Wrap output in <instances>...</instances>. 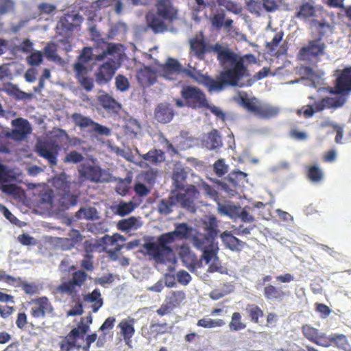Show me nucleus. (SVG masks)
Returning a JSON list of instances; mask_svg holds the SVG:
<instances>
[{
    "instance_id": "4c0bfd02",
    "label": "nucleus",
    "mask_w": 351,
    "mask_h": 351,
    "mask_svg": "<svg viewBox=\"0 0 351 351\" xmlns=\"http://www.w3.org/2000/svg\"><path fill=\"white\" fill-rule=\"evenodd\" d=\"M240 206L232 204H218L217 210L222 215L228 216L232 219H237Z\"/></svg>"
},
{
    "instance_id": "6e6552de",
    "label": "nucleus",
    "mask_w": 351,
    "mask_h": 351,
    "mask_svg": "<svg viewBox=\"0 0 351 351\" xmlns=\"http://www.w3.org/2000/svg\"><path fill=\"white\" fill-rule=\"evenodd\" d=\"M71 118L76 126L82 130H86L90 134L104 136L110 135V132L108 128L95 122L90 117L75 112L71 115Z\"/></svg>"
},
{
    "instance_id": "ddd939ff",
    "label": "nucleus",
    "mask_w": 351,
    "mask_h": 351,
    "mask_svg": "<svg viewBox=\"0 0 351 351\" xmlns=\"http://www.w3.org/2000/svg\"><path fill=\"white\" fill-rule=\"evenodd\" d=\"M160 73L161 76L171 80L176 79L177 76L182 73H187L189 75L193 77L191 71L183 69L180 62L172 58H169L164 64L160 65Z\"/></svg>"
},
{
    "instance_id": "0e129e2a",
    "label": "nucleus",
    "mask_w": 351,
    "mask_h": 351,
    "mask_svg": "<svg viewBox=\"0 0 351 351\" xmlns=\"http://www.w3.org/2000/svg\"><path fill=\"white\" fill-rule=\"evenodd\" d=\"M92 54L93 51L90 47H84L78 56L79 61L77 62H82L83 64L88 62L92 59Z\"/></svg>"
},
{
    "instance_id": "5fc2aeb1",
    "label": "nucleus",
    "mask_w": 351,
    "mask_h": 351,
    "mask_svg": "<svg viewBox=\"0 0 351 351\" xmlns=\"http://www.w3.org/2000/svg\"><path fill=\"white\" fill-rule=\"evenodd\" d=\"M134 208L135 206L132 202H121L117 206L116 213L121 217H123L132 213Z\"/></svg>"
},
{
    "instance_id": "f704fd0d",
    "label": "nucleus",
    "mask_w": 351,
    "mask_h": 351,
    "mask_svg": "<svg viewBox=\"0 0 351 351\" xmlns=\"http://www.w3.org/2000/svg\"><path fill=\"white\" fill-rule=\"evenodd\" d=\"M141 226V223L136 217H130L127 219L119 220L117 227L122 232H130L132 230H137Z\"/></svg>"
},
{
    "instance_id": "e2e57ef3",
    "label": "nucleus",
    "mask_w": 351,
    "mask_h": 351,
    "mask_svg": "<svg viewBox=\"0 0 351 351\" xmlns=\"http://www.w3.org/2000/svg\"><path fill=\"white\" fill-rule=\"evenodd\" d=\"M115 85L120 91H125L130 87V83L126 77L123 75H118L115 78Z\"/></svg>"
},
{
    "instance_id": "5701e85b",
    "label": "nucleus",
    "mask_w": 351,
    "mask_h": 351,
    "mask_svg": "<svg viewBox=\"0 0 351 351\" xmlns=\"http://www.w3.org/2000/svg\"><path fill=\"white\" fill-rule=\"evenodd\" d=\"M202 228L204 234L216 240L220 230L219 229V221L214 215H210L202 221Z\"/></svg>"
},
{
    "instance_id": "c03bdc74",
    "label": "nucleus",
    "mask_w": 351,
    "mask_h": 351,
    "mask_svg": "<svg viewBox=\"0 0 351 351\" xmlns=\"http://www.w3.org/2000/svg\"><path fill=\"white\" fill-rule=\"evenodd\" d=\"M15 279H19V280L15 281L14 285H12L21 287L26 294L32 295L38 293L39 288L35 283H28L23 281L21 278H15Z\"/></svg>"
},
{
    "instance_id": "13d9d810",
    "label": "nucleus",
    "mask_w": 351,
    "mask_h": 351,
    "mask_svg": "<svg viewBox=\"0 0 351 351\" xmlns=\"http://www.w3.org/2000/svg\"><path fill=\"white\" fill-rule=\"evenodd\" d=\"M97 210L94 208H80L75 214L77 218H84L86 219H93L96 217Z\"/></svg>"
},
{
    "instance_id": "473e14b6",
    "label": "nucleus",
    "mask_w": 351,
    "mask_h": 351,
    "mask_svg": "<svg viewBox=\"0 0 351 351\" xmlns=\"http://www.w3.org/2000/svg\"><path fill=\"white\" fill-rule=\"evenodd\" d=\"M315 7L308 2L302 3L298 8L295 12V17L304 21H306L315 16Z\"/></svg>"
},
{
    "instance_id": "0eeeda50",
    "label": "nucleus",
    "mask_w": 351,
    "mask_h": 351,
    "mask_svg": "<svg viewBox=\"0 0 351 351\" xmlns=\"http://www.w3.org/2000/svg\"><path fill=\"white\" fill-rule=\"evenodd\" d=\"M326 45L321 38L308 41L306 45L300 48L298 58L304 61L317 60L325 53Z\"/></svg>"
},
{
    "instance_id": "8fccbe9b",
    "label": "nucleus",
    "mask_w": 351,
    "mask_h": 351,
    "mask_svg": "<svg viewBox=\"0 0 351 351\" xmlns=\"http://www.w3.org/2000/svg\"><path fill=\"white\" fill-rule=\"evenodd\" d=\"M225 324V322L221 319H212L210 318H202L198 320L197 326L205 328H211L221 327Z\"/></svg>"
},
{
    "instance_id": "ea45409f",
    "label": "nucleus",
    "mask_w": 351,
    "mask_h": 351,
    "mask_svg": "<svg viewBox=\"0 0 351 351\" xmlns=\"http://www.w3.org/2000/svg\"><path fill=\"white\" fill-rule=\"evenodd\" d=\"M99 102L102 107L109 112H116L121 108L119 104L108 94L101 95Z\"/></svg>"
},
{
    "instance_id": "bb28decb",
    "label": "nucleus",
    "mask_w": 351,
    "mask_h": 351,
    "mask_svg": "<svg viewBox=\"0 0 351 351\" xmlns=\"http://www.w3.org/2000/svg\"><path fill=\"white\" fill-rule=\"evenodd\" d=\"M12 125L16 128L12 131V137L14 139H22L31 132L29 123L25 119H16L12 121Z\"/></svg>"
},
{
    "instance_id": "f03ea898",
    "label": "nucleus",
    "mask_w": 351,
    "mask_h": 351,
    "mask_svg": "<svg viewBox=\"0 0 351 351\" xmlns=\"http://www.w3.org/2000/svg\"><path fill=\"white\" fill-rule=\"evenodd\" d=\"M165 239V237L162 234L158 237V243L147 242L144 243L143 247L149 255L152 256L160 263L175 262L176 258L173 249L167 241H164Z\"/></svg>"
},
{
    "instance_id": "cd10ccee",
    "label": "nucleus",
    "mask_w": 351,
    "mask_h": 351,
    "mask_svg": "<svg viewBox=\"0 0 351 351\" xmlns=\"http://www.w3.org/2000/svg\"><path fill=\"white\" fill-rule=\"evenodd\" d=\"M65 173H61L55 176L52 180V185L59 195L70 191L71 182Z\"/></svg>"
},
{
    "instance_id": "864d4df0",
    "label": "nucleus",
    "mask_w": 351,
    "mask_h": 351,
    "mask_svg": "<svg viewBox=\"0 0 351 351\" xmlns=\"http://www.w3.org/2000/svg\"><path fill=\"white\" fill-rule=\"evenodd\" d=\"M168 331L167 323H152L149 326L150 335L154 337H157L160 335H163Z\"/></svg>"
},
{
    "instance_id": "338daca9",
    "label": "nucleus",
    "mask_w": 351,
    "mask_h": 351,
    "mask_svg": "<svg viewBox=\"0 0 351 351\" xmlns=\"http://www.w3.org/2000/svg\"><path fill=\"white\" fill-rule=\"evenodd\" d=\"M27 62L32 66H38L43 61V55L40 51L32 53L27 58Z\"/></svg>"
},
{
    "instance_id": "72a5a7b5",
    "label": "nucleus",
    "mask_w": 351,
    "mask_h": 351,
    "mask_svg": "<svg viewBox=\"0 0 351 351\" xmlns=\"http://www.w3.org/2000/svg\"><path fill=\"white\" fill-rule=\"evenodd\" d=\"M263 294L267 300L278 302L282 301L286 296L285 292L280 288H278L272 285H267L265 287Z\"/></svg>"
},
{
    "instance_id": "6ab92c4d",
    "label": "nucleus",
    "mask_w": 351,
    "mask_h": 351,
    "mask_svg": "<svg viewBox=\"0 0 351 351\" xmlns=\"http://www.w3.org/2000/svg\"><path fill=\"white\" fill-rule=\"evenodd\" d=\"M302 332L304 337L310 341L322 346H328L326 343V337L324 334L319 332V330L311 326L309 324H305L302 326Z\"/></svg>"
},
{
    "instance_id": "c85d7f7f",
    "label": "nucleus",
    "mask_w": 351,
    "mask_h": 351,
    "mask_svg": "<svg viewBox=\"0 0 351 351\" xmlns=\"http://www.w3.org/2000/svg\"><path fill=\"white\" fill-rule=\"evenodd\" d=\"M134 324V319L131 318L122 319L117 326L126 343L131 341V338L134 335L135 329Z\"/></svg>"
},
{
    "instance_id": "f8f14e48",
    "label": "nucleus",
    "mask_w": 351,
    "mask_h": 351,
    "mask_svg": "<svg viewBox=\"0 0 351 351\" xmlns=\"http://www.w3.org/2000/svg\"><path fill=\"white\" fill-rule=\"evenodd\" d=\"M30 303L34 304L30 311V315L34 318H43L47 315L53 316L55 314L54 308L46 296L32 299Z\"/></svg>"
},
{
    "instance_id": "680f3d73",
    "label": "nucleus",
    "mask_w": 351,
    "mask_h": 351,
    "mask_svg": "<svg viewBox=\"0 0 351 351\" xmlns=\"http://www.w3.org/2000/svg\"><path fill=\"white\" fill-rule=\"evenodd\" d=\"M283 36H284V34L282 32H277L274 35L271 41L267 43L266 48L270 51H274V50H276V49L277 48V47L279 45L280 43L282 40Z\"/></svg>"
},
{
    "instance_id": "a18cd8bd",
    "label": "nucleus",
    "mask_w": 351,
    "mask_h": 351,
    "mask_svg": "<svg viewBox=\"0 0 351 351\" xmlns=\"http://www.w3.org/2000/svg\"><path fill=\"white\" fill-rule=\"evenodd\" d=\"M306 176L312 182L317 183L322 180L324 173L318 166L311 165L307 167Z\"/></svg>"
},
{
    "instance_id": "a211bd4d",
    "label": "nucleus",
    "mask_w": 351,
    "mask_h": 351,
    "mask_svg": "<svg viewBox=\"0 0 351 351\" xmlns=\"http://www.w3.org/2000/svg\"><path fill=\"white\" fill-rule=\"evenodd\" d=\"M136 77L138 84L146 88L153 85L156 82L157 74L156 71L149 66L143 65L137 70Z\"/></svg>"
},
{
    "instance_id": "69168bd1",
    "label": "nucleus",
    "mask_w": 351,
    "mask_h": 351,
    "mask_svg": "<svg viewBox=\"0 0 351 351\" xmlns=\"http://www.w3.org/2000/svg\"><path fill=\"white\" fill-rule=\"evenodd\" d=\"M93 256L91 254H84L81 261V267L86 271H92L94 269Z\"/></svg>"
},
{
    "instance_id": "052dcab7",
    "label": "nucleus",
    "mask_w": 351,
    "mask_h": 351,
    "mask_svg": "<svg viewBox=\"0 0 351 351\" xmlns=\"http://www.w3.org/2000/svg\"><path fill=\"white\" fill-rule=\"evenodd\" d=\"M325 109L337 108L342 106V102L339 99H337L330 97H325L321 99Z\"/></svg>"
},
{
    "instance_id": "7c9ffc66",
    "label": "nucleus",
    "mask_w": 351,
    "mask_h": 351,
    "mask_svg": "<svg viewBox=\"0 0 351 351\" xmlns=\"http://www.w3.org/2000/svg\"><path fill=\"white\" fill-rule=\"evenodd\" d=\"M157 14H147L146 15V20L148 26L156 34L164 32L167 29V25L164 22V19H160Z\"/></svg>"
},
{
    "instance_id": "58836bf2",
    "label": "nucleus",
    "mask_w": 351,
    "mask_h": 351,
    "mask_svg": "<svg viewBox=\"0 0 351 351\" xmlns=\"http://www.w3.org/2000/svg\"><path fill=\"white\" fill-rule=\"evenodd\" d=\"M245 312L250 320L254 324H258L260 318L264 316L263 311L255 304H247Z\"/></svg>"
},
{
    "instance_id": "603ef678",
    "label": "nucleus",
    "mask_w": 351,
    "mask_h": 351,
    "mask_svg": "<svg viewBox=\"0 0 351 351\" xmlns=\"http://www.w3.org/2000/svg\"><path fill=\"white\" fill-rule=\"evenodd\" d=\"M219 6L223 7L227 11L234 14H239L241 12V9L238 4L232 0H217L215 3Z\"/></svg>"
},
{
    "instance_id": "c756f323",
    "label": "nucleus",
    "mask_w": 351,
    "mask_h": 351,
    "mask_svg": "<svg viewBox=\"0 0 351 351\" xmlns=\"http://www.w3.org/2000/svg\"><path fill=\"white\" fill-rule=\"evenodd\" d=\"M204 145L210 150L219 149L223 146L221 136L217 129H213L207 134L206 138L204 140Z\"/></svg>"
},
{
    "instance_id": "09e8293b",
    "label": "nucleus",
    "mask_w": 351,
    "mask_h": 351,
    "mask_svg": "<svg viewBox=\"0 0 351 351\" xmlns=\"http://www.w3.org/2000/svg\"><path fill=\"white\" fill-rule=\"evenodd\" d=\"M77 197L69 192L60 195V205L62 209H68L69 207L75 206L77 203Z\"/></svg>"
},
{
    "instance_id": "774afa93",
    "label": "nucleus",
    "mask_w": 351,
    "mask_h": 351,
    "mask_svg": "<svg viewBox=\"0 0 351 351\" xmlns=\"http://www.w3.org/2000/svg\"><path fill=\"white\" fill-rule=\"evenodd\" d=\"M83 160L84 156L82 154L76 151H72L66 156L64 161L66 162L78 163Z\"/></svg>"
},
{
    "instance_id": "a19ab883",
    "label": "nucleus",
    "mask_w": 351,
    "mask_h": 351,
    "mask_svg": "<svg viewBox=\"0 0 351 351\" xmlns=\"http://www.w3.org/2000/svg\"><path fill=\"white\" fill-rule=\"evenodd\" d=\"M185 298V293L183 291H171L165 300L174 308L178 306Z\"/></svg>"
},
{
    "instance_id": "20e7f679",
    "label": "nucleus",
    "mask_w": 351,
    "mask_h": 351,
    "mask_svg": "<svg viewBox=\"0 0 351 351\" xmlns=\"http://www.w3.org/2000/svg\"><path fill=\"white\" fill-rule=\"evenodd\" d=\"M185 106L192 109H202L207 106L208 99L205 93L194 86H184L180 92Z\"/></svg>"
},
{
    "instance_id": "2eb2a0df",
    "label": "nucleus",
    "mask_w": 351,
    "mask_h": 351,
    "mask_svg": "<svg viewBox=\"0 0 351 351\" xmlns=\"http://www.w3.org/2000/svg\"><path fill=\"white\" fill-rule=\"evenodd\" d=\"M335 91L331 88L330 93L348 94L351 93V66H346L340 71L335 82Z\"/></svg>"
},
{
    "instance_id": "4468645a",
    "label": "nucleus",
    "mask_w": 351,
    "mask_h": 351,
    "mask_svg": "<svg viewBox=\"0 0 351 351\" xmlns=\"http://www.w3.org/2000/svg\"><path fill=\"white\" fill-rule=\"evenodd\" d=\"M247 174L241 171H233L230 172L227 178L228 183L222 184L223 189L229 195L234 196L237 193V189L247 182Z\"/></svg>"
},
{
    "instance_id": "9d476101",
    "label": "nucleus",
    "mask_w": 351,
    "mask_h": 351,
    "mask_svg": "<svg viewBox=\"0 0 351 351\" xmlns=\"http://www.w3.org/2000/svg\"><path fill=\"white\" fill-rule=\"evenodd\" d=\"M199 193L194 185L189 186L183 193L179 192L173 195L176 204H180L182 208H184L191 213L196 210L195 200L198 198Z\"/></svg>"
},
{
    "instance_id": "f257e3e1",
    "label": "nucleus",
    "mask_w": 351,
    "mask_h": 351,
    "mask_svg": "<svg viewBox=\"0 0 351 351\" xmlns=\"http://www.w3.org/2000/svg\"><path fill=\"white\" fill-rule=\"evenodd\" d=\"M190 48L199 60H203L207 52L215 53L217 60L223 68L217 79L204 74H199L195 78L199 84L207 88L209 92H219L227 86H239V82L242 79L250 76L248 65L257 62L256 58L252 53L240 56L219 43L209 45L203 37L191 39Z\"/></svg>"
},
{
    "instance_id": "c9c22d12",
    "label": "nucleus",
    "mask_w": 351,
    "mask_h": 351,
    "mask_svg": "<svg viewBox=\"0 0 351 351\" xmlns=\"http://www.w3.org/2000/svg\"><path fill=\"white\" fill-rule=\"evenodd\" d=\"M84 302L93 303L92 311L96 313L103 305V300L101 297L100 291L98 289H94L91 293L85 295L83 298Z\"/></svg>"
},
{
    "instance_id": "dca6fc26",
    "label": "nucleus",
    "mask_w": 351,
    "mask_h": 351,
    "mask_svg": "<svg viewBox=\"0 0 351 351\" xmlns=\"http://www.w3.org/2000/svg\"><path fill=\"white\" fill-rule=\"evenodd\" d=\"M116 70L117 67L114 60L104 62L95 73L96 82L99 85L108 83L114 75Z\"/></svg>"
},
{
    "instance_id": "412c9836",
    "label": "nucleus",
    "mask_w": 351,
    "mask_h": 351,
    "mask_svg": "<svg viewBox=\"0 0 351 351\" xmlns=\"http://www.w3.org/2000/svg\"><path fill=\"white\" fill-rule=\"evenodd\" d=\"M157 14L162 19L172 21L177 17V11L169 0H158L156 5Z\"/></svg>"
},
{
    "instance_id": "e433bc0d",
    "label": "nucleus",
    "mask_w": 351,
    "mask_h": 351,
    "mask_svg": "<svg viewBox=\"0 0 351 351\" xmlns=\"http://www.w3.org/2000/svg\"><path fill=\"white\" fill-rule=\"evenodd\" d=\"M180 256L188 269L191 270L195 268L197 263V256L189 248H182L180 252Z\"/></svg>"
},
{
    "instance_id": "393cba45",
    "label": "nucleus",
    "mask_w": 351,
    "mask_h": 351,
    "mask_svg": "<svg viewBox=\"0 0 351 351\" xmlns=\"http://www.w3.org/2000/svg\"><path fill=\"white\" fill-rule=\"evenodd\" d=\"M219 236L226 247L232 251L239 252L245 245V242L232 235L229 231H224Z\"/></svg>"
},
{
    "instance_id": "bf43d9fd",
    "label": "nucleus",
    "mask_w": 351,
    "mask_h": 351,
    "mask_svg": "<svg viewBox=\"0 0 351 351\" xmlns=\"http://www.w3.org/2000/svg\"><path fill=\"white\" fill-rule=\"evenodd\" d=\"M250 209V206L241 208L240 206L239 211L237 215V219H240L244 223H252L255 221L254 217L251 215L248 210Z\"/></svg>"
},
{
    "instance_id": "a878e982",
    "label": "nucleus",
    "mask_w": 351,
    "mask_h": 351,
    "mask_svg": "<svg viewBox=\"0 0 351 351\" xmlns=\"http://www.w3.org/2000/svg\"><path fill=\"white\" fill-rule=\"evenodd\" d=\"M226 18L225 11L223 10H218L217 12L210 17V23L213 27L217 29L224 27L228 32L230 30L233 21L231 19Z\"/></svg>"
},
{
    "instance_id": "4be33fe9",
    "label": "nucleus",
    "mask_w": 351,
    "mask_h": 351,
    "mask_svg": "<svg viewBox=\"0 0 351 351\" xmlns=\"http://www.w3.org/2000/svg\"><path fill=\"white\" fill-rule=\"evenodd\" d=\"M190 228L189 226L185 223H178L176 226V229L173 231L164 233L165 239L167 241L169 245L172 244L176 239H183L188 237L189 234Z\"/></svg>"
},
{
    "instance_id": "de8ad7c7",
    "label": "nucleus",
    "mask_w": 351,
    "mask_h": 351,
    "mask_svg": "<svg viewBox=\"0 0 351 351\" xmlns=\"http://www.w3.org/2000/svg\"><path fill=\"white\" fill-rule=\"evenodd\" d=\"M176 204V199H173V195L169 197L167 199H163L158 204V212L160 214L168 215L172 212V207Z\"/></svg>"
},
{
    "instance_id": "4d7b16f0",
    "label": "nucleus",
    "mask_w": 351,
    "mask_h": 351,
    "mask_svg": "<svg viewBox=\"0 0 351 351\" xmlns=\"http://www.w3.org/2000/svg\"><path fill=\"white\" fill-rule=\"evenodd\" d=\"M213 169L218 177H222L228 171V165L224 159L220 158L213 164Z\"/></svg>"
},
{
    "instance_id": "b1692460",
    "label": "nucleus",
    "mask_w": 351,
    "mask_h": 351,
    "mask_svg": "<svg viewBox=\"0 0 351 351\" xmlns=\"http://www.w3.org/2000/svg\"><path fill=\"white\" fill-rule=\"evenodd\" d=\"M80 173L82 177L92 182H101L103 181L102 169L98 166L84 165Z\"/></svg>"
},
{
    "instance_id": "3c124183",
    "label": "nucleus",
    "mask_w": 351,
    "mask_h": 351,
    "mask_svg": "<svg viewBox=\"0 0 351 351\" xmlns=\"http://www.w3.org/2000/svg\"><path fill=\"white\" fill-rule=\"evenodd\" d=\"M15 176L12 169L0 163V184L8 183L13 181Z\"/></svg>"
},
{
    "instance_id": "423d86ee",
    "label": "nucleus",
    "mask_w": 351,
    "mask_h": 351,
    "mask_svg": "<svg viewBox=\"0 0 351 351\" xmlns=\"http://www.w3.org/2000/svg\"><path fill=\"white\" fill-rule=\"evenodd\" d=\"M88 274L82 270H77L72 274L71 278L62 282L58 286L56 290L61 294H66L74 298L77 295L79 289L87 280Z\"/></svg>"
},
{
    "instance_id": "9b49d317",
    "label": "nucleus",
    "mask_w": 351,
    "mask_h": 351,
    "mask_svg": "<svg viewBox=\"0 0 351 351\" xmlns=\"http://www.w3.org/2000/svg\"><path fill=\"white\" fill-rule=\"evenodd\" d=\"M59 150V145L51 141L40 142L36 145V152L38 155L46 159L51 166L57 165Z\"/></svg>"
},
{
    "instance_id": "39448f33",
    "label": "nucleus",
    "mask_w": 351,
    "mask_h": 351,
    "mask_svg": "<svg viewBox=\"0 0 351 351\" xmlns=\"http://www.w3.org/2000/svg\"><path fill=\"white\" fill-rule=\"evenodd\" d=\"M242 106L250 112L261 119H269L278 114V108L261 104L255 97H241Z\"/></svg>"
},
{
    "instance_id": "1a4fd4ad",
    "label": "nucleus",
    "mask_w": 351,
    "mask_h": 351,
    "mask_svg": "<svg viewBox=\"0 0 351 351\" xmlns=\"http://www.w3.org/2000/svg\"><path fill=\"white\" fill-rule=\"evenodd\" d=\"M89 327L87 324L80 322L77 326L73 328L71 332L64 337L60 342L59 346L62 351H70L74 348H80L77 345V341L83 338L84 335L88 332Z\"/></svg>"
},
{
    "instance_id": "f3484780",
    "label": "nucleus",
    "mask_w": 351,
    "mask_h": 351,
    "mask_svg": "<svg viewBox=\"0 0 351 351\" xmlns=\"http://www.w3.org/2000/svg\"><path fill=\"white\" fill-rule=\"evenodd\" d=\"M75 77L78 82L87 92L92 90L94 86L93 78L88 77V69L82 62H75L73 65Z\"/></svg>"
},
{
    "instance_id": "79ce46f5",
    "label": "nucleus",
    "mask_w": 351,
    "mask_h": 351,
    "mask_svg": "<svg viewBox=\"0 0 351 351\" xmlns=\"http://www.w3.org/2000/svg\"><path fill=\"white\" fill-rule=\"evenodd\" d=\"M4 90L10 96L14 97L15 99L18 100L27 99L31 98V95L21 90L16 85L11 83H8L5 85Z\"/></svg>"
},
{
    "instance_id": "37998d69",
    "label": "nucleus",
    "mask_w": 351,
    "mask_h": 351,
    "mask_svg": "<svg viewBox=\"0 0 351 351\" xmlns=\"http://www.w3.org/2000/svg\"><path fill=\"white\" fill-rule=\"evenodd\" d=\"M142 158L149 163L157 165L165 160L164 152L160 149H152L142 156Z\"/></svg>"
},
{
    "instance_id": "6e6d98bb",
    "label": "nucleus",
    "mask_w": 351,
    "mask_h": 351,
    "mask_svg": "<svg viewBox=\"0 0 351 351\" xmlns=\"http://www.w3.org/2000/svg\"><path fill=\"white\" fill-rule=\"evenodd\" d=\"M69 238H65L63 241L69 242V248H73L75 245L82 241L83 237L80 231L75 229H72L69 233Z\"/></svg>"
},
{
    "instance_id": "aec40b11",
    "label": "nucleus",
    "mask_w": 351,
    "mask_h": 351,
    "mask_svg": "<svg viewBox=\"0 0 351 351\" xmlns=\"http://www.w3.org/2000/svg\"><path fill=\"white\" fill-rule=\"evenodd\" d=\"M174 115V110L169 103H160L154 110L156 120L162 124L171 122Z\"/></svg>"
},
{
    "instance_id": "7ed1b4c3",
    "label": "nucleus",
    "mask_w": 351,
    "mask_h": 351,
    "mask_svg": "<svg viewBox=\"0 0 351 351\" xmlns=\"http://www.w3.org/2000/svg\"><path fill=\"white\" fill-rule=\"evenodd\" d=\"M191 243L195 248L202 251V257L206 263L211 262L213 258H217V243L213 238L196 231L191 237Z\"/></svg>"
},
{
    "instance_id": "2f4dec72",
    "label": "nucleus",
    "mask_w": 351,
    "mask_h": 351,
    "mask_svg": "<svg viewBox=\"0 0 351 351\" xmlns=\"http://www.w3.org/2000/svg\"><path fill=\"white\" fill-rule=\"evenodd\" d=\"M333 343L338 349L351 351L350 345L346 335L343 334H332L326 337V342Z\"/></svg>"
},
{
    "instance_id": "49530a36",
    "label": "nucleus",
    "mask_w": 351,
    "mask_h": 351,
    "mask_svg": "<svg viewBox=\"0 0 351 351\" xmlns=\"http://www.w3.org/2000/svg\"><path fill=\"white\" fill-rule=\"evenodd\" d=\"M246 326V324L242 322L241 313L239 312L233 313L229 324L230 330L232 331H239L245 329Z\"/></svg>"
}]
</instances>
